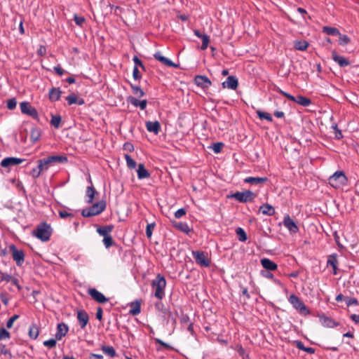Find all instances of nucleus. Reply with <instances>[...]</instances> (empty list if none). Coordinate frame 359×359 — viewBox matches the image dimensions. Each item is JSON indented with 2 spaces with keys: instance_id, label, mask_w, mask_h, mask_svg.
Returning a JSON list of instances; mask_svg holds the SVG:
<instances>
[{
  "instance_id": "680f3d73",
  "label": "nucleus",
  "mask_w": 359,
  "mask_h": 359,
  "mask_svg": "<svg viewBox=\"0 0 359 359\" xmlns=\"http://www.w3.org/2000/svg\"><path fill=\"white\" fill-rule=\"evenodd\" d=\"M133 77L136 81H139L142 78V74H140L137 67H134L133 68Z\"/></svg>"
},
{
  "instance_id": "49530a36",
  "label": "nucleus",
  "mask_w": 359,
  "mask_h": 359,
  "mask_svg": "<svg viewBox=\"0 0 359 359\" xmlns=\"http://www.w3.org/2000/svg\"><path fill=\"white\" fill-rule=\"evenodd\" d=\"M276 91L281 94L282 95H283L284 97H285L287 99H288L290 101H292L294 102H297V97H294L292 95H290V93H287L285 91H283V90H281L280 88H278V89L276 90Z\"/></svg>"
},
{
  "instance_id": "7c9ffc66",
  "label": "nucleus",
  "mask_w": 359,
  "mask_h": 359,
  "mask_svg": "<svg viewBox=\"0 0 359 359\" xmlns=\"http://www.w3.org/2000/svg\"><path fill=\"white\" fill-rule=\"evenodd\" d=\"M41 129L37 127H33L31 129L30 139L33 144L36 143L41 137Z\"/></svg>"
},
{
  "instance_id": "412c9836",
  "label": "nucleus",
  "mask_w": 359,
  "mask_h": 359,
  "mask_svg": "<svg viewBox=\"0 0 359 359\" xmlns=\"http://www.w3.org/2000/svg\"><path fill=\"white\" fill-rule=\"evenodd\" d=\"M145 126L149 132L154 133L155 135H158L161 130V125L158 121H147Z\"/></svg>"
},
{
  "instance_id": "6e6d98bb",
  "label": "nucleus",
  "mask_w": 359,
  "mask_h": 359,
  "mask_svg": "<svg viewBox=\"0 0 359 359\" xmlns=\"http://www.w3.org/2000/svg\"><path fill=\"white\" fill-rule=\"evenodd\" d=\"M74 20L78 26L82 27L86 21V19L83 16H79L76 14H74Z\"/></svg>"
},
{
  "instance_id": "0eeeda50",
  "label": "nucleus",
  "mask_w": 359,
  "mask_h": 359,
  "mask_svg": "<svg viewBox=\"0 0 359 359\" xmlns=\"http://www.w3.org/2000/svg\"><path fill=\"white\" fill-rule=\"evenodd\" d=\"M292 306L299 311L301 315L307 316L310 311L307 309L304 303L295 294H291L288 299Z\"/></svg>"
},
{
  "instance_id": "de8ad7c7",
  "label": "nucleus",
  "mask_w": 359,
  "mask_h": 359,
  "mask_svg": "<svg viewBox=\"0 0 359 359\" xmlns=\"http://www.w3.org/2000/svg\"><path fill=\"white\" fill-rule=\"evenodd\" d=\"M276 91L281 94L282 95H283L284 97H285L287 99H288L290 101H292L294 102H297V97H294L292 95H290V93H287L285 91H283V90H281L280 88H278V89L276 90Z\"/></svg>"
},
{
  "instance_id": "a211bd4d",
  "label": "nucleus",
  "mask_w": 359,
  "mask_h": 359,
  "mask_svg": "<svg viewBox=\"0 0 359 359\" xmlns=\"http://www.w3.org/2000/svg\"><path fill=\"white\" fill-rule=\"evenodd\" d=\"M238 79L233 76H229L226 80L222 83V87L224 88L236 90L238 88Z\"/></svg>"
},
{
  "instance_id": "a18cd8bd",
  "label": "nucleus",
  "mask_w": 359,
  "mask_h": 359,
  "mask_svg": "<svg viewBox=\"0 0 359 359\" xmlns=\"http://www.w3.org/2000/svg\"><path fill=\"white\" fill-rule=\"evenodd\" d=\"M339 36V45L341 46H346L347 44H348L351 41V39L350 38L347 36V35H345V34H341L340 33V35H338Z\"/></svg>"
},
{
  "instance_id": "b1692460",
  "label": "nucleus",
  "mask_w": 359,
  "mask_h": 359,
  "mask_svg": "<svg viewBox=\"0 0 359 359\" xmlns=\"http://www.w3.org/2000/svg\"><path fill=\"white\" fill-rule=\"evenodd\" d=\"M66 100L67 101L69 105H72L73 104L83 105L85 104V100L83 98H79L74 93H71L67 97H66Z\"/></svg>"
},
{
  "instance_id": "c03bdc74",
  "label": "nucleus",
  "mask_w": 359,
  "mask_h": 359,
  "mask_svg": "<svg viewBox=\"0 0 359 359\" xmlns=\"http://www.w3.org/2000/svg\"><path fill=\"white\" fill-rule=\"evenodd\" d=\"M125 159L126 161L127 166L129 168L133 169L136 167L137 163L133 159L129 154H125Z\"/></svg>"
},
{
  "instance_id": "4c0bfd02",
  "label": "nucleus",
  "mask_w": 359,
  "mask_h": 359,
  "mask_svg": "<svg viewBox=\"0 0 359 359\" xmlns=\"http://www.w3.org/2000/svg\"><path fill=\"white\" fill-rule=\"evenodd\" d=\"M130 86L132 89L133 93L135 95H136L138 97H142L144 95V92L140 87L133 83H130Z\"/></svg>"
},
{
  "instance_id": "ddd939ff",
  "label": "nucleus",
  "mask_w": 359,
  "mask_h": 359,
  "mask_svg": "<svg viewBox=\"0 0 359 359\" xmlns=\"http://www.w3.org/2000/svg\"><path fill=\"white\" fill-rule=\"evenodd\" d=\"M195 83L201 88H208L212 83L206 76L197 75L194 78Z\"/></svg>"
},
{
  "instance_id": "58836bf2",
  "label": "nucleus",
  "mask_w": 359,
  "mask_h": 359,
  "mask_svg": "<svg viewBox=\"0 0 359 359\" xmlns=\"http://www.w3.org/2000/svg\"><path fill=\"white\" fill-rule=\"evenodd\" d=\"M256 113L261 120L266 119L269 122L273 121V118L270 114L265 111H262L261 110H257Z\"/></svg>"
},
{
  "instance_id": "2f4dec72",
  "label": "nucleus",
  "mask_w": 359,
  "mask_h": 359,
  "mask_svg": "<svg viewBox=\"0 0 359 359\" xmlns=\"http://www.w3.org/2000/svg\"><path fill=\"white\" fill-rule=\"evenodd\" d=\"M130 313L133 316H137L141 312V304L140 301H135L130 304Z\"/></svg>"
},
{
  "instance_id": "f257e3e1",
  "label": "nucleus",
  "mask_w": 359,
  "mask_h": 359,
  "mask_svg": "<svg viewBox=\"0 0 359 359\" xmlns=\"http://www.w3.org/2000/svg\"><path fill=\"white\" fill-rule=\"evenodd\" d=\"M152 288L155 290L154 296L161 300L165 296V288L166 286V280L163 276L158 273L151 284Z\"/></svg>"
},
{
  "instance_id": "4d7b16f0",
  "label": "nucleus",
  "mask_w": 359,
  "mask_h": 359,
  "mask_svg": "<svg viewBox=\"0 0 359 359\" xmlns=\"http://www.w3.org/2000/svg\"><path fill=\"white\" fill-rule=\"evenodd\" d=\"M8 355L9 358H12V354L8 349L6 348V345L0 344V355Z\"/></svg>"
},
{
  "instance_id": "9d476101",
  "label": "nucleus",
  "mask_w": 359,
  "mask_h": 359,
  "mask_svg": "<svg viewBox=\"0 0 359 359\" xmlns=\"http://www.w3.org/2000/svg\"><path fill=\"white\" fill-rule=\"evenodd\" d=\"M88 294L97 303L104 304L109 301L108 298L95 288H89Z\"/></svg>"
},
{
  "instance_id": "37998d69",
  "label": "nucleus",
  "mask_w": 359,
  "mask_h": 359,
  "mask_svg": "<svg viewBox=\"0 0 359 359\" xmlns=\"http://www.w3.org/2000/svg\"><path fill=\"white\" fill-rule=\"evenodd\" d=\"M39 167L41 169V172L43 170H47L50 164H49L46 158L40 159L37 161Z\"/></svg>"
},
{
  "instance_id": "6ab92c4d",
  "label": "nucleus",
  "mask_w": 359,
  "mask_h": 359,
  "mask_svg": "<svg viewBox=\"0 0 359 359\" xmlns=\"http://www.w3.org/2000/svg\"><path fill=\"white\" fill-rule=\"evenodd\" d=\"M127 102L130 103L135 107H140V109L142 110L145 109L147 104V100H139L138 99L133 96L128 97Z\"/></svg>"
},
{
  "instance_id": "aec40b11",
  "label": "nucleus",
  "mask_w": 359,
  "mask_h": 359,
  "mask_svg": "<svg viewBox=\"0 0 359 359\" xmlns=\"http://www.w3.org/2000/svg\"><path fill=\"white\" fill-rule=\"evenodd\" d=\"M332 58L341 67H345L350 65L349 61L346 58L339 55L335 50L332 52Z\"/></svg>"
},
{
  "instance_id": "7ed1b4c3",
  "label": "nucleus",
  "mask_w": 359,
  "mask_h": 359,
  "mask_svg": "<svg viewBox=\"0 0 359 359\" xmlns=\"http://www.w3.org/2000/svg\"><path fill=\"white\" fill-rule=\"evenodd\" d=\"M107 207L106 201L102 200L94 203L88 208L82 210L81 215L84 217H90L102 213Z\"/></svg>"
},
{
  "instance_id": "864d4df0",
  "label": "nucleus",
  "mask_w": 359,
  "mask_h": 359,
  "mask_svg": "<svg viewBox=\"0 0 359 359\" xmlns=\"http://www.w3.org/2000/svg\"><path fill=\"white\" fill-rule=\"evenodd\" d=\"M201 39H202L201 49L205 50L208 46L210 37L206 34H205Z\"/></svg>"
},
{
  "instance_id": "4be33fe9",
  "label": "nucleus",
  "mask_w": 359,
  "mask_h": 359,
  "mask_svg": "<svg viewBox=\"0 0 359 359\" xmlns=\"http://www.w3.org/2000/svg\"><path fill=\"white\" fill-rule=\"evenodd\" d=\"M337 255L336 253H333L328 257V259L327 261V266H332L333 269V274L336 275L337 273Z\"/></svg>"
},
{
  "instance_id": "72a5a7b5",
  "label": "nucleus",
  "mask_w": 359,
  "mask_h": 359,
  "mask_svg": "<svg viewBox=\"0 0 359 359\" xmlns=\"http://www.w3.org/2000/svg\"><path fill=\"white\" fill-rule=\"evenodd\" d=\"M29 337L32 339H36L39 334V329L36 324H32L29 328Z\"/></svg>"
},
{
  "instance_id": "1a4fd4ad",
  "label": "nucleus",
  "mask_w": 359,
  "mask_h": 359,
  "mask_svg": "<svg viewBox=\"0 0 359 359\" xmlns=\"http://www.w3.org/2000/svg\"><path fill=\"white\" fill-rule=\"evenodd\" d=\"M20 107L22 114L29 115L34 119H38V111L29 102H22L20 104Z\"/></svg>"
},
{
  "instance_id": "f8f14e48",
  "label": "nucleus",
  "mask_w": 359,
  "mask_h": 359,
  "mask_svg": "<svg viewBox=\"0 0 359 359\" xmlns=\"http://www.w3.org/2000/svg\"><path fill=\"white\" fill-rule=\"evenodd\" d=\"M283 224L290 233H296L299 231L297 224L288 215L284 217Z\"/></svg>"
},
{
  "instance_id": "69168bd1",
  "label": "nucleus",
  "mask_w": 359,
  "mask_h": 359,
  "mask_svg": "<svg viewBox=\"0 0 359 359\" xmlns=\"http://www.w3.org/2000/svg\"><path fill=\"white\" fill-rule=\"evenodd\" d=\"M41 172V169L39 167V165L36 168H34L31 170V175L34 178H37L40 176Z\"/></svg>"
},
{
  "instance_id": "338daca9",
  "label": "nucleus",
  "mask_w": 359,
  "mask_h": 359,
  "mask_svg": "<svg viewBox=\"0 0 359 359\" xmlns=\"http://www.w3.org/2000/svg\"><path fill=\"white\" fill-rule=\"evenodd\" d=\"M223 146L224 144L222 142H217L213 144L212 149L215 153L218 154L221 151Z\"/></svg>"
},
{
  "instance_id": "774afa93",
  "label": "nucleus",
  "mask_w": 359,
  "mask_h": 359,
  "mask_svg": "<svg viewBox=\"0 0 359 359\" xmlns=\"http://www.w3.org/2000/svg\"><path fill=\"white\" fill-rule=\"evenodd\" d=\"M186 212L187 211L184 208H180L175 212V217L177 219L181 218L186 215Z\"/></svg>"
},
{
  "instance_id": "f03ea898",
  "label": "nucleus",
  "mask_w": 359,
  "mask_h": 359,
  "mask_svg": "<svg viewBox=\"0 0 359 359\" xmlns=\"http://www.w3.org/2000/svg\"><path fill=\"white\" fill-rule=\"evenodd\" d=\"M51 233V227L46 222H42L37 225L36 228L33 231V235L43 242L49 241Z\"/></svg>"
},
{
  "instance_id": "39448f33",
  "label": "nucleus",
  "mask_w": 359,
  "mask_h": 359,
  "mask_svg": "<svg viewBox=\"0 0 359 359\" xmlns=\"http://www.w3.org/2000/svg\"><path fill=\"white\" fill-rule=\"evenodd\" d=\"M256 194L250 190H246L243 192L236 191L229 196V198H234L240 203L252 202L256 197Z\"/></svg>"
},
{
  "instance_id": "f3484780",
  "label": "nucleus",
  "mask_w": 359,
  "mask_h": 359,
  "mask_svg": "<svg viewBox=\"0 0 359 359\" xmlns=\"http://www.w3.org/2000/svg\"><path fill=\"white\" fill-rule=\"evenodd\" d=\"M69 327L67 325L64 323H59L57 326V331L55 334V337L56 339L61 340L62 337H64L67 333L68 332Z\"/></svg>"
},
{
  "instance_id": "2eb2a0df",
  "label": "nucleus",
  "mask_w": 359,
  "mask_h": 359,
  "mask_svg": "<svg viewBox=\"0 0 359 359\" xmlns=\"http://www.w3.org/2000/svg\"><path fill=\"white\" fill-rule=\"evenodd\" d=\"M154 57L161 62L162 64H163L164 65L167 66V67H178L179 65L174 63L173 62H172L170 60H169L168 58L163 56L161 55V53L158 51L156 53H155L154 54Z\"/></svg>"
},
{
  "instance_id": "a19ab883",
  "label": "nucleus",
  "mask_w": 359,
  "mask_h": 359,
  "mask_svg": "<svg viewBox=\"0 0 359 359\" xmlns=\"http://www.w3.org/2000/svg\"><path fill=\"white\" fill-rule=\"evenodd\" d=\"M175 226L182 232L185 233H189L191 231L189 225L186 222H179L177 223Z\"/></svg>"
},
{
  "instance_id": "ea45409f",
  "label": "nucleus",
  "mask_w": 359,
  "mask_h": 359,
  "mask_svg": "<svg viewBox=\"0 0 359 359\" xmlns=\"http://www.w3.org/2000/svg\"><path fill=\"white\" fill-rule=\"evenodd\" d=\"M62 118L60 115H51L50 124L55 128H58L60 127V124L61 123Z\"/></svg>"
},
{
  "instance_id": "603ef678",
  "label": "nucleus",
  "mask_w": 359,
  "mask_h": 359,
  "mask_svg": "<svg viewBox=\"0 0 359 359\" xmlns=\"http://www.w3.org/2000/svg\"><path fill=\"white\" fill-rule=\"evenodd\" d=\"M10 337V333L4 327H0V340L8 339Z\"/></svg>"
},
{
  "instance_id": "8fccbe9b",
  "label": "nucleus",
  "mask_w": 359,
  "mask_h": 359,
  "mask_svg": "<svg viewBox=\"0 0 359 359\" xmlns=\"http://www.w3.org/2000/svg\"><path fill=\"white\" fill-rule=\"evenodd\" d=\"M103 243L106 248H109V247H111L115 244L111 235H109L108 236H105L103 238Z\"/></svg>"
},
{
  "instance_id": "9b49d317",
  "label": "nucleus",
  "mask_w": 359,
  "mask_h": 359,
  "mask_svg": "<svg viewBox=\"0 0 359 359\" xmlns=\"http://www.w3.org/2000/svg\"><path fill=\"white\" fill-rule=\"evenodd\" d=\"M25 161V159L16 157H7L1 162V166L3 168H10L19 165Z\"/></svg>"
},
{
  "instance_id": "bb28decb",
  "label": "nucleus",
  "mask_w": 359,
  "mask_h": 359,
  "mask_svg": "<svg viewBox=\"0 0 359 359\" xmlns=\"http://www.w3.org/2000/svg\"><path fill=\"white\" fill-rule=\"evenodd\" d=\"M62 90L60 88H52L49 90V99L51 102H56L60 100Z\"/></svg>"
},
{
  "instance_id": "a878e982",
  "label": "nucleus",
  "mask_w": 359,
  "mask_h": 359,
  "mask_svg": "<svg viewBox=\"0 0 359 359\" xmlns=\"http://www.w3.org/2000/svg\"><path fill=\"white\" fill-rule=\"evenodd\" d=\"M137 177L140 180L149 178L150 177V172L145 168V166L142 163H140L138 165V168L137 170Z\"/></svg>"
},
{
  "instance_id": "13d9d810",
  "label": "nucleus",
  "mask_w": 359,
  "mask_h": 359,
  "mask_svg": "<svg viewBox=\"0 0 359 359\" xmlns=\"http://www.w3.org/2000/svg\"><path fill=\"white\" fill-rule=\"evenodd\" d=\"M334 130L335 137L337 140H340L343 137L342 133L341 130H339L336 123L332 124L331 127Z\"/></svg>"
},
{
  "instance_id": "cd10ccee",
  "label": "nucleus",
  "mask_w": 359,
  "mask_h": 359,
  "mask_svg": "<svg viewBox=\"0 0 359 359\" xmlns=\"http://www.w3.org/2000/svg\"><path fill=\"white\" fill-rule=\"evenodd\" d=\"M262 266L269 271H275L278 266L277 264L268 258H263L261 259Z\"/></svg>"
},
{
  "instance_id": "09e8293b",
  "label": "nucleus",
  "mask_w": 359,
  "mask_h": 359,
  "mask_svg": "<svg viewBox=\"0 0 359 359\" xmlns=\"http://www.w3.org/2000/svg\"><path fill=\"white\" fill-rule=\"evenodd\" d=\"M309 43L306 41H297L294 47L299 50H305L308 48Z\"/></svg>"
},
{
  "instance_id": "f704fd0d",
  "label": "nucleus",
  "mask_w": 359,
  "mask_h": 359,
  "mask_svg": "<svg viewBox=\"0 0 359 359\" xmlns=\"http://www.w3.org/2000/svg\"><path fill=\"white\" fill-rule=\"evenodd\" d=\"M101 350L105 355L111 358H115L116 356V352L113 346H107L103 345L101 346Z\"/></svg>"
},
{
  "instance_id": "c756f323",
  "label": "nucleus",
  "mask_w": 359,
  "mask_h": 359,
  "mask_svg": "<svg viewBox=\"0 0 359 359\" xmlns=\"http://www.w3.org/2000/svg\"><path fill=\"white\" fill-rule=\"evenodd\" d=\"M114 226L113 225H106L102 226H99L97 229V232L104 238L105 236H108L110 235V233L113 231Z\"/></svg>"
},
{
  "instance_id": "5fc2aeb1",
  "label": "nucleus",
  "mask_w": 359,
  "mask_h": 359,
  "mask_svg": "<svg viewBox=\"0 0 359 359\" xmlns=\"http://www.w3.org/2000/svg\"><path fill=\"white\" fill-rule=\"evenodd\" d=\"M155 226H156V224L154 222L147 224V228H146V235H147V238H149L151 237L153 230L154 229Z\"/></svg>"
},
{
  "instance_id": "6e6552de",
  "label": "nucleus",
  "mask_w": 359,
  "mask_h": 359,
  "mask_svg": "<svg viewBox=\"0 0 359 359\" xmlns=\"http://www.w3.org/2000/svg\"><path fill=\"white\" fill-rule=\"evenodd\" d=\"M192 256L198 265L203 267H208L210 264V261L208 257V254L203 251H192Z\"/></svg>"
},
{
  "instance_id": "c85d7f7f",
  "label": "nucleus",
  "mask_w": 359,
  "mask_h": 359,
  "mask_svg": "<svg viewBox=\"0 0 359 359\" xmlns=\"http://www.w3.org/2000/svg\"><path fill=\"white\" fill-rule=\"evenodd\" d=\"M268 181L267 177H248L244 179V182L251 184H263Z\"/></svg>"
},
{
  "instance_id": "bf43d9fd",
  "label": "nucleus",
  "mask_w": 359,
  "mask_h": 359,
  "mask_svg": "<svg viewBox=\"0 0 359 359\" xmlns=\"http://www.w3.org/2000/svg\"><path fill=\"white\" fill-rule=\"evenodd\" d=\"M9 299V294L7 292H0V299L5 306L8 304Z\"/></svg>"
},
{
  "instance_id": "c9c22d12",
  "label": "nucleus",
  "mask_w": 359,
  "mask_h": 359,
  "mask_svg": "<svg viewBox=\"0 0 359 359\" xmlns=\"http://www.w3.org/2000/svg\"><path fill=\"white\" fill-rule=\"evenodd\" d=\"M323 32L325 33L327 35L331 36H338L340 35V32L338 29L332 27H323Z\"/></svg>"
},
{
  "instance_id": "dca6fc26",
  "label": "nucleus",
  "mask_w": 359,
  "mask_h": 359,
  "mask_svg": "<svg viewBox=\"0 0 359 359\" xmlns=\"http://www.w3.org/2000/svg\"><path fill=\"white\" fill-rule=\"evenodd\" d=\"M77 319L81 329L86 327L89 320V316L86 311L84 310H79L77 311Z\"/></svg>"
},
{
  "instance_id": "e2e57ef3",
  "label": "nucleus",
  "mask_w": 359,
  "mask_h": 359,
  "mask_svg": "<svg viewBox=\"0 0 359 359\" xmlns=\"http://www.w3.org/2000/svg\"><path fill=\"white\" fill-rule=\"evenodd\" d=\"M16 104H17V101H16L15 98H11V99L8 100L7 102V107L10 110L14 109L16 107Z\"/></svg>"
},
{
  "instance_id": "423d86ee",
  "label": "nucleus",
  "mask_w": 359,
  "mask_h": 359,
  "mask_svg": "<svg viewBox=\"0 0 359 359\" xmlns=\"http://www.w3.org/2000/svg\"><path fill=\"white\" fill-rule=\"evenodd\" d=\"M9 252L12 255L13 261L19 267L22 266L25 262V255L22 250L18 249L14 244L8 246Z\"/></svg>"
},
{
  "instance_id": "e433bc0d",
  "label": "nucleus",
  "mask_w": 359,
  "mask_h": 359,
  "mask_svg": "<svg viewBox=\"0 0 359 359\" xmlns=\"http://www.w3.org/2000/svg\"><path fill=\"white\" fill-rule=\"evenodd\" d=\"M296 103L303 107H308L311 104V100L306 97L302 95H297Z\"/></svg>"
},
{
  "instance_id": "4468645a",
  "label": "nucleus",
  "mask_w": 359,
  "mask_h": 359,
  "mask_svg": "<svg viewBox=\"0 0 359 359\" xmlns=\"http://www.w3.org/2000/svg\"><path fill=\"white\" fill-rule=\"evenodd\" d=\"M318 318L320 323L326 327H334L339 325V323L334 321L332 318L326 316L324 314H318Z\"/></svg>"
},
{
  "instance_id": "052dcab7",
  "label": "nucleus",
  "mask_w": 359,
  "mask_h": 359,
  "mask_svg": "<svg viewBox=\"0 0 359 359\" xmlns=\"http://www.w3.org/2000/svg\"><path fill=\"white\" fill-rule=\"evenodd\" d=\"M346 304L347 306H350L352 305L358 306V301L356 298H354V297H353V298L346 297Z\"/></svg>"
},
{
  "instance_id": "5701e85b",
  "label": "nucleus",
  "mask_w": 359,
  "mask_h": 359,
  "mask_svg": "<svg viewBox=\"0 0 359 359\" xmlns=\"http://www.w3.org/2000/svg\"><path fill=\"white\" fill-rule=\"evenodd\" d=\"M49 164L64 163L68 161L67 157L65 155L61 156H50L46 158Z\"/></svg>"
},
{
  "instance_id": "20e7f679",
  "label": "nucleus",
  "mask_w": 359,
  "mask_h": 359,
  "mask_svg": "<svg viewBox=\"0 0 359 359\" xmlns=\"http://www.w3.org/2000/svg\"><path fill=\"white\" fill-rule=\"evenodd\" d=\"M329 184L335 189L341 188L346 184L348 179L341 170H337L329 179Z\"/></svg>"
},
{
  "instance_id": "79ce46f5",
  "label": "nucleus",
  "mask_w": 359,
  "mask_h": 359,
  "mask_svg": "<svg viewBox=\"0 0 359 359\" xmlns=\"http://www.w3.org/2000/svg\"><path fill=\"white\" fill-rule=\"evenodd\" d=\"M236 233L238 237V240L241 242H245L247 240V234L245 231L241 227L236 229Z\"/></svg>"
},
{
  "instance_id": "393cba45",
  "label": "nucleus",
  "mask_w": 359,
  "mask_h": 359,
  "mask_svg": "<svg viewBox=\"0 0 359 359\" xmlns=\"http://www.w3.org/2000/svg\"><path fill=\"white\" fill-rule=\"evenodd\" d=\"M259 211L268 216H273L276 213L274 208L268 203L261 205Z\"/></svg>"
},
{
  "instance_id": "0e129e2a",
  "label": "nucleus",
  "mask_w": 359,
  "mask_h": 359,
  "mask_svg": "<svg viewBox=\"0 0 359 359\" xmlns=\"http://www.w3.org/2000/svg\"><path fill=\"white\" fill-rule=\"evenodd\" d=\"M19 318V315H14L11 318H10L7 323H6V327L7 328L10 329L12 327L13 323Z\"/></svg>"
},
{
  "instance_id": "473e14b6",
  "label": "nucleus",
  "mask_w": 359,
  "mask_h": 359,
  "mask_svg": "<svg viewBox=\"0 0 359 359\" xmlns=\"http://www.w3.org/2000/svg\"><path fill=\"white\" fill-rule=\"evenodd\" d=\"M97 193L95 189L94 188L93 185L88 186L86 189V195L88 199L86 200V202L88 203H92L94 198L95 194Z\"/></svg>"
},
{
  "instance_id": "3c124183",
  "label": "nucleus",
  "mask_w": 359,
  "mask_h": 359,
  "mask_svg": "<svg viewBox=\"0 0 359 359\" xmlns=\"http://www.w3.org/2000/svg\"><path fill=\"white\" fill-rule=\"evenodd\" d=\"M57 340L56 338L55 339H50L48 340H46V341H44L43 342V344L48 347V348H53L54 347H55L56 346V344H57Z\"/></svg>"
}]
</instances>
